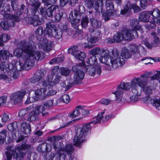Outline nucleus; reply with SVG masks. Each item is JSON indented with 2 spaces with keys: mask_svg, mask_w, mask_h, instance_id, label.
Instances as JSON below:
<instances>
[{
  "mask_svg": "<svg viewBox=\"0 0 160 160\" xmlns=\"http://www.w3.org/2000/svg\"><path fill=\"white\" fill-rule=\"evenodd\" d=\"M26 59H25L23 63L19 62L18 64H17L16 65L15 68V69L18 71H20L22 69H29L30 68H31V67L30 66L27 65V67H28V69H27V68H26V67L25 66V64H26L25 63H26Z\"/></svg>",
  "mask_w": 160,
  "mask_h": 160,
  "instance_id": "obj_32",
  "label": "nucleus"
},
{
  "mask_svg": "<svg viewBox=\"0 0 160 160\" xmlns=\"http://www.w3.org/2000/svg\"><path fill=\"white\" fill-rule=\"evenodd\" d=\"M73 150L72 145L71 144H67L64 148L58 150L57 153L58 154L59 159L61 158L62 160H65L66 155L71 156V152Z\"/></svg>",
  "mask_w": 160,
  "mask_h": 160,
  "instance_id": "obj_10",
  "label": "nucleus"
},
{
  "mask_svg": "<svg viewBox=\"0 0 160 160\" xmlns=\"http://www.w3.org/2000/svg\"><path fill=\"white\" fill-rule=\"evenodd\" d=\"M149 75H152V72H146L144 74L142 75L141 76V83H143V86H139L140 87L143 88V91L146 94L150 95L152 93L153 88L151 86H146L148 81L147 78H149Z\"/></svg>",
  "mask_w": 160,
  "mask_h": 160,
  "instance_id": "obj_8",
  "label": "nucleus"
},
{
  "mask_svg": "<svg viewBox=\"0 0 160 160\" xmlns=\"http://www.w3.org/2000/svg\"><path fill=\"white\" fill-rule=\"evenodd\" d=\"M87 63L90 64L89 65L93 66L99 65L97 62V58L95 56H92L87 61Z\"/></svg>",
  "mask_w": 160,
  "mask_h": 160,
  "instance_id": "obj_39",
  "label": "nucleus"
},
{
  "mask_svg": "<svg viewBox=\"0 0 160 160\" xmlns=\"http://www.w3.org/2000/svg\"><path fill=\"white\" fill-rule=\"evenodd\" d=\"M26 92V91L22 90L12 93L10 96L11 101L14 104H16L20 102L22 100Z\"/></svg>",
  "mask_w": 160,
  "mask_h": 160,
  "instance_id": "obj_13",
  "label": "nucleus"
},
{
  "mask_svg": "<svg viewBox=\"0 0 160 160\" xmlns=\"http://www.w3.org/2000/svg\"><path fill=\"white\" fill-rule=\"evenodd\" d=\"M30 0L29 10L27 9L25 12L28 14L30 18H26V20L28 23L36 26L41 24L38 15L39 13L38 12L41 3L38 0Z\"/></svg>",
  "mask_w": 160,
  "mask_h": 160,
  "instance_id": "obj_2",
  "label": "nucleus"
},
{
  "mask_svg": "<svg viewBox=\"0 0 160 160\" xmlns=\"http://www.w3.org/2000/svg\"><path fill=\"white\" fill-rule=\"evenodd\" d=\"M72 70L74 72L73 81V82L70 83L68 80H66L61 84V86L65 89V90H69L73 84H78L80 82V64L73 66L72 68Z\"/></svg>",
  "mask_w": 160,
  "mask_h": 160,
  "instance_id": "obj_6",
  "label": "nucleus"
},
{
  "mask_svg": "<svg viewBox=\"0 0 160 160\" xmlns=\"http://www.w3.org/2000/svg\"><path fill=\"white\" fill-rule=\"evenodd\" d=\"M142 100L145 103L152 104L154 101V99L149 96H147L142 99Z\"/></svg>",
  "mask_w": 160,
  "mask_h": 160,
  "instance_id": "obj_55",
  "label": "nucleus"
},
{
  "mask_svg": "<svg viewBox=\"0 0 160 160\" xmlns=\"http://www.w3.org/2000/svg\"><path fill=\"white\" fill-rule=\"evenodd\" d=\"M151 15H152V11L142 12L139 16V19L142 22H147L149 21V17Z\"/></svg>",
  "mask_w": 160,
  "mask_h": 160,
  "instance_id": "obj_21",
  "label": "nucleus"
},
{
  "mask_svg": "<svg viewBox=\"0 0 160 160\" xmlns=\"http://www.w3.org/2000/svg\"><path fill=\"white\" fill-rule=\"evenodd\" d=\"M44 31L46 34L50 37H52L57 39L62 38V30L57 28L51 23L49 22L46 24Z\"/></svg>",
  "mask_w": 160,
  "mask_h": 160,
  "instance_id": "obj_7",
  "label": "nucleus"
},
{
  "mask_svg": "<svg viewBox=\"0 0 160 160\" xmlns=\"http://www.w3.org/2000/svg\"><path fill=\"white\" fill-rule=\"evenodd\" d=\"M139 23V21L137 19H133L131 20L130 22V26L134 28V30H140L142 31L141 29V26L138 25Z\"/></svg>",
  "mask_w": 160,
  "mask_h": 160,
  "instance_id": "obj_37",
  "label": "nucleus"
},
{
  "mask_svg": "<svg viewBox=\"0 0 160 160\" xmlns=\"http://www.w3.org/2000/svg\"><path fill=\"white\" fill-rule=\"evenodd\" d=\"M83 107L81 106V119L86 117L89 114V111L88 109L83 108Z\"/></svg>",
  "mask_w": 160,
  "mask_h": 160,
  "instance_id": "obj_50",
  "label": "nucleus"
},
{
  "mask_svg": "<svg viewBox=\"0 0 160 160\" xmlns=\"http://www.w3.org/2000/svg\"><path fill=\"white\" fill-rule=\"evenodd\" d=\"M43 33V28L41 27H38V28L35 32V34L37 39L41 41L42 38V35Z\"/></svg>",
  "mask_w": 160,
  "mask_h": 160,
  "instance_id": "obj_42",
  "label": "nucleus"
},
{
  "mask_svg": "<svg viewBox=\"0 0 160 160\" xmlns=\"http://www.w3.org/2000/svg\"><path fill=\"white\" fill-rule=\"evenodd\" d=\"M10 39V37L9 35L4 33L1 36L0 40H2V42H6L9 40Z\"/></svg>",
  "mask_w": 160,
  "mask_h": 160,
  "instance_id": "obj_63",
  "label": "nucleus"
},
{
  "mask_svg": "<svg viewBox=\"0 0 160 160\" xmlns=\"http://www.w3.org/2000/svg\"><path fill=\"white\" fill-rule=\"evenodd\" d=\"M18 5L17 0H11V6L13 10L16 11L18 9Z\"/></svg>",
  "mask_w": 160,
  "mask_h": 160,
  "instance_id": "obj_57",
  "label": "nucleus"
},
{
  "mask_svg": "<svg viewBox=\"0 0 160 160\" xmlns=\"http://www.w3.org/2000/svg\"><path fill=\"white\" fill-rule=\"evenodd\" d=\"M35 48V43L33 41L29 40L27 43V48L24 49V52L26 54L25 58L26 60L25 66L27 69L28 68L27 65L30 66L32 67L34 65L35 60L38 61L40 59L41 53L39 51H34Z\"/></svg>",
  "mask_w": 160,
  "mask_h": 160,
  "instance_id": "obj_3",
  "label": "nucleus"
},
{
  "mask_svg": "<svg viewBox=\"0 0 160 160\" xmlns=\"http://www.w3.org/2000/svg\"><path fill=\"white\" fill-rule=\"evenodd\" d=\"M113 38L114 40H115V42H119L122 41L124 40L122 34V32L115 34Z\"/></svg>",
  "mask_w": 160,
  "mask_h": 160,
  "instance_id": "obj_47",
  "label": "nucleus"
},
{
  "mask_svg": "<svg viewBox=\"0 0 160 160\" xmlns=\"http://www.w3.org/2000/svg\"><path fill=\"white\" fill-rule=\"evenodd\" d=\"M19 125V123L17 122H14L9 124L7 126V128L10 132H13L18 128Z\"/></svg>",
  "mask_w": 160,
  "mask_h": 160,
  "instance_id": "obj_38",
  "label": "nucleus"
},
{
  "mask_svg": "<svg viewBox=\"0 0 160 160\" xmlns=\"http://www.w3.org/2000/svg\"><path fill=\"white\" fill-rule=\"evenodd\" d=\"M12 54L10 55L9 52L6 50H2L0 51V58H1V61L2 60H7L9 57H12Z\"/></svg>",
  "mask_w": 160,
  "mask_h": 160,
  "instance_id": "obj_31",
  "label": "nucleus"
},
{
  "mask_svg": "<svg viewBox=\"0 0 160 160\" xmlns=\"http://www.w3.org/2000/svg\"><path fill=\"white\" fill-rule=\"evenodd\" d=\"M7 131L3 130L0 132V144L3 143L5 140Z\"/></svg>",
  "mask_w": 160,
  "mask_h": 160,
  "instance_id": "obj_48",
  "label": "nucleus"
},
{
  "mask_svg": "<svg viewBox=\"0 0 160 160\" xmlns=\"http://www.w3.org/2000/svg\"><path fill=\"white\" fill-rule=\"evenodd\" d=\"M73 13L74 15L72 12H71L69 18L72 27L75 28L77 29L80 25V13L77 10H74Z\"/></svg>",
  "mask_w": 160,
  "mask_h": 160,
  "instance_id": "obj_11",
  "label": "nucleus"
},
{
  "mask_svg": "<svg viewBox=\"0 0 160 160\" xmlns=\"http://www.w3.org/2000/svg\"><path fill=\"white\" fill-rule=\"evenodd\" d=\"M61 100L64 103H68L70 101V98L68 95L64 94L61 97Z\"/></svg>",
  "mask_w": 160,
  "mask_h": 160,
  "instance_id": "obj_64",
  "label": "nucleus"
},
{
  "mask_svg": "<svg viewBox=\"0 0 160 160\" xmlns=\"http://www.w3.org/2000/svg\"><path fill=\"white\" fill-rule=\"evenodd\" d=\"M19 46L20 48H16L13 52L14 55L18 57H20L23 54L24 52V49L27 48L26 42L25 41H21L19 44Z\"/></svg>",
  "mask_w": 160,
  "mask_h": 160,
  "instance_id": "obj_18",
  "label": "nucleus"
},
{
  "mask_svg": "<svg viewBox=\"0 0 160 160\" xmlns=\"http://www.w3.org/2000/svg\"><path fill=\"white\" fill-rule=\"evenodd\" d=\"M26 8V6L24 4H22L19 9L14 13V14L17 16V17H19L21 14H22L24 12L23 10Z\"/></svg>",
  "mask_w": 160,
  "mask_h": 160,
  "instance_id": "obj_51",
  "label": "nucleus"
},
{
  "mask_svg": "<svg viewBox=\"0 0 160 160\" xmlns=\"http://www.w3.org/2000/svg\"><path fill=\"white\" fill-rule=\"evenodd\" d=\"M33 110L38 115L45 111V109L42 106H38L35 107Z\"/></svg>",
  "mask_w": 160,
  "mask_h": 160,
  "instance_id": "obj_52",
  "label": "nucleus"
},
{
  "mask_svg": "<svg viewBox=\"0 0 160 160\" xmlns=\"http://www.w3.org/2000/svg\"><path fill=\"white\" fill-rule=\"evenodd\" d=\"M88 23V18L86 17L82 18L81 24L83 28H86Z\"/></svg>",
  "mask_w": 160,
  "mask_h": 160,
  "instance_id": "obj_54",
  "label": "nucleus"
},
{
  "mask_svg": "<svg viewBox=\"0 0 160 160\" xmlns=\"http://www.w3.org/2000/svg\"><path fill=\"white\" fill-rule=\"evenodd\" d=\"M95 2L94 8L96 11L98 13H102L103 12V0H94Z\"/></svg>",
  "mask_w": 160,
  "mask_h": 160,
  "instance_id": "obj_23",
  "label": "nucleus"
},
{
  "mask_svg": "<svg viewBox=\"0 0 160 160\" xmlns=\"http://www.w3.org/2000/svg\"><path fill=\"white\" fill-rule=\"evenodd\" d=\"M68 52L71 53L76 59L80 60V51L77 45L71 47L68 49Z\"/></svg>",
  "mask_w": 160,
  "mask_h": 160,
  "instance_id": "obj_19",
  "label": "nucleus"
},
{
  "mask_svg": "<svg viewBox=\"0 0 160 160\" xmlns=\"http://www.w3.org/2000/svg\"><path fill=\"white\" fill-rule=\"evenodd\" d=\"M90 122L89 123L84 124L82 127V130L81 131V138L85 137L87 133L90 131Z\"/></svg>",
  "mask_w": 160,
  "mask_h": 160,
  "instance_id": "obj_27",
  "label": "nucleus"
},
{
  "mask_svg": "<svg viewBox=\"0 0 160 160\" xmlns=\"http://www.w3.org/2000/svg\"><path fill=\"white\" fill-rule=\"evenodd\" d=\"M122 58L124 57L126 59H128L131 57V54H130L128 50L126 48H123L122 51L121 55Z\"/></svg>",
  "mask_w": 160,
  "mask_h": 160,
  "instance_id": "obj_45",
  "label": "nucleus"
},
{
  "mask_svg": "<svg viewBox=\"0 0 160 160\" xmlns=\"http://www.w3.org/2000/svg\"><path fill=\"white\" fill-rule=\"evenodd\" d=\"M30 147L28 145L22 144L11 149L10 151L12 153L9 151H5L4 160H12V156L16 160H22L26 154L22 150L29 148Z\"/></svg>",
  "mask_w": 160,
  "mask_h": 160,
  "instance_id": "obj_4",
  "label": "nucleus"
},
{
  "mask_svg": "<svg viewBox=\"0 0 160 160\" xmlns=\"http://www.w3.org/2000/svg\"><path fill=\"white\" fill-rule=\"evenodd\" d=\"M30 109L29 108H27L20 110L18 113L19 117H22L26 115L28 112V110Z\"/></svg>",
  "mask_w": 160,
  "mask_h": 160,
  "instance_id": "obj_58",
  "label": "nucleus"
},
{
  "mask_svg": "<svg viewBox=\"0 0 160 160\" xmlns=\"http://www.w3.org/2000/svg\"><path fill=\"white\" fill-rule=\"evenodd\" d=\"M46 92L45 89L44 88H42L41 89H39L35 91H31L30 92L31 94L33 96H36L37 98L41 96L44 95Z\"/></svg>",
  "mask_w": 160,
  "mask_h": 160,
  "instance_id": "obj_34",
  "label": "nucleus"
},
{
  "mask_svg": "<svg viewBox=\"0 0 160 160\" xmlns=\"http://www.w3.org/2000/svg\"><path fill=\"white\" fill-rule=\"evenodd\" d=\"M58 104V101L57 100L55 101V102L53 103V100H49L45 102L44 103V106L47 108H50L52 107L54 105H56Z\"/></svg>",
  "mask_w": 160,
  "mask_h": 160,
  "instance_id": "obj_40",
  "label": "nucleus"
},
{
  "mask_svg": "<svg viewBox=\"0 0 160 160\" xmlns=\"http://www.w3.org/2000/svg\"><path fill=\"white\" fill-rule=\"evenodd\" d=\"M117 98V100L118 102H120L122 99L123 92L122 91H118L114 93Z\"/></svg>",
  "mask_w": 160,
  "mask_h": 160,
  "instance_id": "obj_56",
  "label": "nucleus"
},
{
  "mask_svg": "<svg viewBox=\"0 0 160 160\" xmlns=\"http://www.w3.org/2000/svg\"><path fill=\"white\" fill-rule=\"evenodd\" d=\"M7 5H8V8H7L6 9H5V10H3V11H2L0 9V13L3 16V17L4 18L8 19L10 20L11 19H12L16 22L19 21L21 19L19 17H18L17 16H16L14 14V13L13 15L12 14L6 13V12L8 11L10 12V5L8 4H7Z\"/></svg>",
  "mask_w": 160,
  "mask_h": 160,
  "instance_id": "obj_15",
  "label": "nucleus"
},
{
  "mask_svg": "<svg viewBox=\"0 0 160 160\" xmlns=\"http://www.w3.org/2000/svg\"><path fill=\"white\" fill-rule=\"evenodd\" d=\"M141 78H135L132 79V81L130 82H123L120 84L118 86V87H120L122 89L125 90L126 91L129 90L130 88L135 86L136 84L138 86H143V83H141Z\"/></svg>",
  "mask_w": 160,
  "mask_h": 160,
  "instance_id": "obj_9",
  "label": "nucleus"
},
{
  "mask_svg": "<svg viewBox=\"0 0 160 160\" xmlns=\"http://www.w3.org/2000/svg\"><path fill=\"white\" fill-rule=\"evenodd\" d=\"M80 110V106H79L77 107L73 112L69 114L70 117L72 118L78 117L79 114Z\"/></svg>",
  "mask_w": 160,
  "mask_h": 160,
  "instance_id": "obj_43",
  "label": "nucleus"
},
{
  "mask_svg": "<svg viewBox=\"0 0 160 160\" xmlns=\"http://www.w3.org/2000/svg\"><path fill=\"white\" fill-rule=\"evenodd\" d=\"M38 100L37 97L36 96H33L31 92H30L29 97L28 98L25 102L26 104H28L31 102H34Z\"/></svg>",
  "mask_w": 160,
  "mask_h": 160,
  "instance_id": "obj_49",
  "label": "nucleus"
},
{
  "mask_svg": "<svg viewBox=\"0 0 160 160\" xmlns=\"http://www.w3.org/2000/svg\"><path fill=\"white\" fill-rule=\"evenodd\" d=\"M117 15L116 11H113V12L106 11V12L103 13L102 16L105 21H107L109 20L110 16H114Z\"/></svg>",
  "mask_w": 160,
  "mask_h": 160,
  "instance_id": "obj_29",
  "label": "nucleus"
},
{
  "mask_svg": "<svg viewBox=\"0 0 160 160\" xmlns=\"http://www.w3.org/2000/svg\"><path fill=\"white\" fill-rule=\"evenodd\" d=\"M1 119L4 124L7 122L8 121L10 120L9 115L5 113L3 114Z\"/></svg>",
  "mask_w": 160,
  "mask_h": 160,
  "instance_id": "obj_61",
  "label": "nucleus"
},
{
  "mask_svg": "<svg viewBox=\"0 0 160 160\" xmlns=\"http://www.w3.org/2000/svg\"><path fill=\"white\" fill-rule=\"evenodd\" d=\"M137 84L132 88V94L130 97L131 102H134L138 100V97L141 95V91L140 88L138 86Z\"/></svg>",
  "mask_w": 160,
  "mask_h": 160,
  "instance_id": "obj_16",
  "label": "nucleus"
},
{
  "mask_svg": "<svg viewBox=\"0 0 160 160\" xmlns=\"http://www.w3.org/2000/svg\"><path fill=\"white\" fill-rule=\"evenodd\" d=\"M52 43L51 41L45 38L43 39L42 43L38 44V46L40 48H42L43 51L48 52L51 50Z\"/></svg>",
  "mask_w": 160,
  "mask_h": 160,
  "instance_id": "obj_17",
  "label": "nucleus"
},
{
  "mask_svg": "<svg viewBox=\"0 0 160 160\" xmlns=\"http://www.w3.org/2000/svg\"><path fill=\"white\" fill-rule=\"evenodd\" d=\"M106 6L107 8L106 11H110L113 12V11H115L113 10L114 7V5L112 1L110 0H106Z\"/></svg>",
  "mask_w": 160,
  "mask_h": 160,
  "instance_id": "obj_46",
  "label": "nucleus"
},
{
  "mask_svg": "<svg viewBox=\"0 0 160 160\" xmlns=\"http://www.w3.org/2000/svg\"><path fill=\"white\" fill-rule=\"evenodd\" d=\"M131 9L130 2H128L125 5L124 9L121 10V13L122 15H124L126 16H127L131 13Z\"/></svg>",
  "mask_w": 160,
  "mask_h": 160,
  "instance_id": "obj_28",
  "label": "nucleus"
},
{
  "mask_svg": "<svg viewBox=\"0 0 160 160\" xmlns=\"http://www.w3.org/2000/svg\"><path fill=\"white\" fill-rule=\"evenodd\" d=\"M57 6L52 5L48 8L46 10V14L49 17H52L54 13H55L56 9L58 8Z\"/></svg>",
  "mask_w": 160,
  "mask_h": 160,
  "instance_id": "obj_30",
  "label": "nucleus"
},
{
  "mask_svg": "<svg viewBox=\"0 0 160 160\" xmlns=\"http://www.w3.org/2000/svg\"><path fill=\"white\" fill-rule=\"evenodd\" d=\"M13 20H9L2 21L0 25L2 28L5 30H7L9 28L13 26L14 24Z\"/></svg>",
  "mask_w": 160,
  "mask_h": 160,
  "instance_id": "obj_25",
  "label": "nucleus"
},
{
  "mask_svg": "<svg viewBox=\"0 0 160 160\" xmlns=\"http://www.w3.org/2000/svg\"><path fill=\"white\" fill-rule=\"evenodd\" d=\"M108 52L107 51H105L103 49H101L99 48H95L93 49H91L89 52V53L92 55L95 56L97 55H101V57L100 58V61L101 62V59L102 58H105L107 57L108 54Z\"/></svg>",
  "mask_w": 160,
  "mask_h": 160,
  "instance_id": "obj_14",
  "label": "nucleus"
},
{
  "mask_svg": "<svg viewBox=\"0 0 160 160\" xmlns=\"http://www.w3.org/2000/svg\"><path fill=\"white\" fill-rule=\"evenodd\" d=\"M7 71L8 75L11 76H12L14 79H16L18 78V76L16 75V69L12 64H10L9 69Z\"/></svg>",
  "mask_w": 160,
  "mask_h": 160,
  "instance_id": "obj_33",
  "label": "nucleus"
},
{
  "mask_svg": "<svg viewBox=\"0 0 160 160\" xmlns=\"http://www.w3.org/2000/svg\"><path fill=\"white\" fill-rule=\"evenodd\" d=\"M45 71L44 69H41L38 70L34 74L33 77L31 78V82L34 83L39 81L45 73Z\"/></svg>",
  "mask_w": 160,
  "mask_h": 160,
  "instance_id": "obj_20",
  "label": "nucleus"
},
{
  "mask_svg": "<svg viewBox=\"0 0 160 160\" xmlns=\"http://www.w3.org/2000/svg\"><path fill=\"white\" fill-rule=\"evenodd\" d=\"M152 19L153 22L157 23H160V13L159 10L155 9L152 11Z\"/></svg>",
  "mask_w": 160,
  "mask_h": 160,
  "instance_id": "obj_24",
  "label": "nucleus"
},
{
  "mask_svg": "<svg viewBox=\"0 0 160 160\" xmlns=\"http://www.w3.org/2000/svg\"><path fill=\"white\" fill-rule=\"evenodd\" d=\"M85 72L92 76L95 75L100 76L102 72L101 68L100 65H88L83 63L81 64V80L83 78Z\"/></svg>",
  "mask_w": 160,
  "mask_h": 160,
  "instance_id": "obj_5",
  "label": "nucleus"
},
{
  "mask_svg": "<svg viewBox=\"0 0 160 160\" xmlns=\"http://www.w3.org/2000/svg\"><path fill=\"white\" fill-rule=\"evenodd\" d=\"M101 62L106 64L105 67L106 70L110 71L112 67L116 68L123 64L124 63V60L117 50L112 51L111 56L107 55L105 58H102L101 59Z\"/></svg>",
  "mask_w": 160,
  "mask_h": 160,
  "instance_id": "obj_1",
  "label": "nucleus"
},
{
  "mask_svg": "<svg viewBox=\"0 0 160 160\" xmlns=\"http://www.w3.org/2000/svg\"><path fill=\"white\" fill-rule=\"evenodd\" d=\"M70 72V70L68 69L62 68H60V74L63 76H67L69 75Z\"/></svg>",
  "mask_w": 160,
  "mask_h": 160,
  "instance_id": "obj_53",
  "label": "nucleus"
},
{
  "mask_svg": "<svg viewBox=\"0 0 160 160\" xmlns=\"http://www.w3.org/2000/svg\"><path fill=\"white\" fill-rule=\"evenodd\" d=\"M21 131L25 134H30L31 132V128L30 124L26 122H22L21 125Z\"/></svg>",
  "mask_w": 160,
  "mask_h": 160,
  "instance_id": "obj_22",
  "label": "nucleus"
},
{
  "mask_svg": "<svg viewBox=\"0 0 160 160\" xmlns=\"http://www.w3.org/2000/svg\"><path fill=\"white\" fill-rule=\"evenodd\" d=\"M79 128L76 127L75 129V132L76 133V135L74 138L73 141L74 142V145L79 147L80 146V137L79 136L80 134H79L78 135V129H79Z\"/></svg>",
  "mask_w": 160,
  "mask_h": 160,
  "instance_id": "obj_35",
  "label": "nucleus"
},
{
  "mask_svg": "<svg viewBox=\"0 0 160 160\" xmlns=\"http://www.w3.org/2000/svg\"><path fill=\"white\" fill-rule=\"evenodd\" d=\"M47 152L46 155H45L46 159L48 160H52L55 156L54 154L52 152H49V151Z\"/></svg>",
  "mask_w": 160,
  "mask_h": 160,
  "instance_id": "obj_60",
  "label": "nucleus"
},
{
  "mask_svg": "<svg viewBox=\"0 0 160 160\" xmlns=\"http://www.w3.org/2000/svg\"><path fill=\"white\" fill-rule=\"evenodd\" d=\"M51 147L49 144L42 143L37 148V150L41 152L50 151Z\"/></svg>",
  "mask_w": 160,
  "mask_h": 160,
  "instance_id": "obj_26",
  "label": "nucleus"
},
{
  "mask_svg": "<svg viewBox=\"0 0 160 160\" xmlns=\"http://www.w3.org/2000/svg\"><path fill=\"white\" fill-rule=\"evenodd\" d=\"M38 115L33 110L29 113L28 115L27 120L28 121H32L38 119Z\"/></svg>",
  "mask_w": 160,
  "mask_h": 160,
  "instance_id": "obj_36",
  "label": "nucleus"
},
{
  "mask_svg": "<svg viewBox=\"0 0 160 160\" xmlns=\"http://www.w3.org/2000/svg\"><path fill=\"white\" fill-rule=\"evenodd\" d=\"M91 22L92 26L94 28H99L101 25V23L100 22L94 18L91 19Z\"/></svg>",
  "mask_w": 160,
  "mask_h": 160,
  "instance_id": "obj_44",
  "label": "nucleus"
},
{
  "mask_svg": "<svg viewBox=\"0 0 160 160\" xmlns=\"http://www.w3.org/2000/svg\"><path fill=\"white\" fill-rule=\"evenodd\" d=\"M156 26L155 23L153 21H151L149 23L145 25V27L146 29L148 30H151L153 29Z\"/></svg>",
  "mask_w": 160,
  "mask_h": 160,
  "instance_id": "obj_62",
  "label": "nucleus"
},
{
  "mask_svg": "<svg viewBox=\"0 0 160 160\" xmlns=\"http://www.w3.org/2000/svg\"><path fill=\"white\" fill-rule=\"evenodd\" d=\"M122 34L124 40L131 41L132 38H137L138 37V32L133 29L129 30L128 29H125L122 31Z\"/></svg>",
  "mask_w": 160,
  "mask_h": 160,
  "instance_id": "obj_12",
  "label": "nucleus"
},
{
  "mask_svg": "<svg viewBox=\"0 0 160 160\" xmlns=\"http://www.w3.org/2000/svg\"><path fill=\"white\" fill-rule=\"evenodd\" d=\"M10 66V64L7 62L5 61H2L0 64V68L3 71H8Z\"/></svg>",
  "mask_w": 160,
  "mask_h": 160,
  "instance_id": "obj_41",
  "label": "nucleus"
},
{
  "mask_svg": "<svg viewBox=\"0 0 160 160\" xmlns=\"http://www.w3.org/2000/svg\"><path fill=\"white\" fill-rule=\"evenodd\" d=\"M0 79L3 80L7 83H10L11 81V78L5 74H0Z\"/></svg>",
  "mask_w": 160,
  "mask_h": 160,
  "instance_id": "obj_59",
  "label": "nucleus"
}]
</instances>
